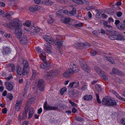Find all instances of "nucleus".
Returning <instances> with one entry per match:
<instances>
[{
	"label": "nucleus",
	"instance_id": "nucleus-1",
	"mask_svg": "<svg viewBox=\"0 0 125 125\" xmlns=\"http://www.w3.org/2000/svg\"><path fill=\"white\" fill-rule=\"evenodd\" d=\"M3 25L11 30L15 28V34L20 43L22 44H25L27 43V39L26 36L23 35L21 37L22 34L21 27L22 25V22L21 21L16 18L10 23H5Z\"/></svg>",
	"mask_w": 125,
	"mask_h": 125
},
{
	"label": "nucleus",
	"instance_id": "nucleus-2",
	"mask_svg": "<svg viewBox=\"0 0 125 125\" xmlns=\"http://www.w3.org/2000/svg\"><path fill=\"white\" fill-rule=\"evenodd\" d=\"M44 39L49 43H46L45 44V48L44 50L47 52L50 53L51 52L52 50V47L50 44L57 45L59 46H61L62 45V42L61 41V39L60 38L61 37L59 36H57L56 41H55L53 39L50 37L46 35H44L43 36Z\"/></svg>",
	"mask_w": 125,
	"mask_h": 125
},
{
	"label": "nucleus",
	"instance_id": "nucleus-3",
	"mask_svg": "<svg viewBox=\"0 0 125 125\" xmlns=\"http://www.w3.org/2000/svg\"><path fill=\"white\" fill-rule=\"evenodd\" d=\"M23 64L24 66L22 71L23 73L21 71V69L20 67H18L17 68V73L18 75H21L22 74L23 75H25L27 74L29 70L28 63L26 60H24L23 61Z\"/></svg>",
	"mask_w": 125,
	"mask_h": 125
},
{
	"label": "nucleus",
	"instance_id": "nucleus-4",
	"mask_svg": "<svg viewBox=\"0 0 125 125\" xmlns=\"http://www.w3.org/2000/svg\"><path fill=\"white\" fill-rule=\"evenodd\" d=\"M109 38L111 40H116L120 41L125 40V38L122 35L120 34H117L116 32H114V34L109 36Z\"/></svg>",
	"mask_w": 125,
	"mask_h": 125
},
{
	"label": "nucleus",
	"instance_id": "nucleus-5",
	"mask_svg": "<svg viewBox=\"0 0 125 125\" xmlns=\"http://www.w3.org/2000/svg\"><path fill=\"white\" fill-rule=\"evenodd\" d=\"M82 68L87 73H89L90 71L89 67L87 65L86 63L84 62L82 60L79 61Z\"/></svg>",
	"mask_w": 125,
	"mask_h": 125
},
{
	"label": "nucleus",
	"instance_id": "nucleus-6",
	"mask_svg": "<svg viewBox=\"0 0 125 125\" xmlns=\"http://www.w3.org/2000/svg\"><path fill=\"white\" fill-rule=\"evenodd\" d=\"M36 50L39 53H40V57L42 60L44 62L45 61L46 54L44 52H41V48L39 47H35Z\"/></svg>",
	"mask_w": 125,
	"mask_h": 125
},
{
	"label": "nucleus",
	"instance_id": "nucleus-7",
	"mask_svg": "<svg viewBox=\"0 0 125 125\" xmlns=\"http://www.w3.org/2000/svg\"><path fill=\"white\" fill-rule=\"evenodd\" d=\"M57 74V73L55 71H51L47 73L45 76V78L47 79L52 78L55 77Z\"/></svg>",
	"mask_w": 125,
	"mask_h": 125
},
{
	"label": "nucleus",
	"instance_id": "nucleus-8",
	"mask_svg": "<svg viewBox=\"0 0 125 125\" xmlns=\"http://www.w3.org/2000/svg\"><path fill=\"white\" fill-rule=\"evenodd\" d=\"M43 107L44 109L46 110H55L58 108L57 106H52L47 104L46 102L44 104Z\"/></svg>",
	"mask_w": 125,
	"mask_h": 125
},
{
	"label": "nucleus",
	"instance_id": "nucleus-9",
	"mask_svg": "<svg viewBox=\"0 0 125 125\" xmlns=\"http://www.w3.org/2000/svg\"><path fill=\"white\" fill-rule=\"evenodd\" d=\"M62 22L65 23H68L69 22L72 25H74V23L76 22V21L71 19L70 18H63L61 20Z\"/></svg>",
	"mask_w": 125,
	"mask_h": 125
},
{
	"label": "nucleus",
	"instance_id": "nucleus-10",
	"mask_svg": "<svg viewBox=\"0 0 125 125\" xmlns=\"http://www.w3.org/2000/svg\"><path fill=\"white\" fill-rule=\"evenodd\" d=\"M102 101L104 105L107 106L109 105L110 104L111 98L109 97H106L103 99Z\"/></svg>",
	"mask_w": 125,
	"mask_h": 125
},
{
	"label": "nucleus",
	"instance_id": "nucleus-11",
	"mask_svg": "<svg viewBox=\"0 0 125 125\" xmlns=\"http://www.w3.org/2000/svg\"><path fill=\"white\" fill-rule=\"evenodd\" d=\"M70 69H69L71 72H73L72 73H73L75 72H77L78 71L76 65L73 63H71L70 65Z\"/></svg>",
	"mask_w": 125,
	"mask_h": 125
},
{
	"label": "nucleus",
	"instance_id": "nucleus-12",
	"mask_svg": "<svg viewBox=\"0 0 125 125\" xmlns=\"http://www.w3.org/2000/svg\"><path fill=\"white\" fill-rule=\"evenodd\" d=\"M44 82L42 79L40 80L38 82V86L40 90L42 91L44 90Z\"/></svg>",
	"mask_w": 125,
	"mask_h": 125
},
{
	"label": "nucleus",
	"instance_id": "nucleus-13",
	"mask_svg": "<svg viewBox=\"0 0 125 125\" xmlns=\"http://www.w3.org/2000/svg\"><path fill=\"white\" fill-rule=\"evenodd\" d=\"M41 7L38 5H32L29 8V10L31 12H33L38 10L40 9Z\"/></svg>",
	"mask_w": 125,
	"mask_h": 125
},
{
	"label": "nucleus",
	"instance_id": "nucleus-14",
	"mask_svg": "<svg viewBox=\"0 0 125 125\" xmlns=\"http://www.w3.org/2000/svg\"><path fill=\"white\" fill-rule=\"evenodd\" d=\"M5 84L7 89L9 91H11L13 89V86L11 82H5Z\"/></svg>",
	"mask_w": 125,
	"mask_h": 125
},
{
	"label": "nucleus",
	"instance_id": "nucleus-15",
	"mask_svg": "<svg viewBox=\"0 0 125 125\" xmlns=\"http://www.w3.org/2000/svg\"><path fill=\"white\" fill-rule=\"evenodd\" d=\"M87 45L88 47H90V45L89 43H78L76 44L75 47L77 48H81L80 47H83L84 46Z\"/></svg>",
	"mask_w": 125,
	"mask_h": 125
},
{
	"label": "nucleus",
	"instance_id": "nucleus-16",
	"mask_svg": "<svg viewBox=\"0 0 125 125\" xmlns=\"http://www.w3.org/2000/svg\"><path fill=\"white\" fill-rule=\"evenodd\" d=\"M22 101L21 100H18L16 102L15 104V107L16 110L17 111H19L20 108V107L21 105Z\"/></svg>",
	"mask_w": 125,
	"mask_h": 125
},
{
	"label": "nucleus",
	"instance_id": "nucleus-17",
	"mask_svg": "<svg viewBox=\"0 0 125 125\" xmlns=\"http://www.w3.org/2000/svg\"><path fill=\"white\" fill-rule=\"evenodd\" d=\"M79 82H73L70 83L69 86L70 88L76 87L79 85Z\"/></svg>",
	"mask_w": 125,
	"mask_h": 125
},
{
	"label": "nucleus",
	"instance_id": "nucleus-18",
	"mask_svg": "<svg viewBox=\"0 0 125 125\" xmlns=\"http://www.w3.org/2000/svg\"><path fill=\"white\" fill-rule=\"evenodd\" d=\"M27 108L28 109L27 112H28V117L29 119H30L34 113V111L33 108H31L29 109L28 107L27 106Z\"/></svg>",
	"mask_w": 125,
	"mask_h": 125
},
{
	"label": "nucleus",
	"instance_id": "nucleus-19",
	"mask_svg": "<svg viewBox=\"0 0 125 125\" xmlns=\"http://www.w3.org/2000/svg\"><path fill=\"white\" fill-rule=\"evenodd\" d=\"M40 30V28L38 27H36L34 28H32L30 30V32L32 34H35V33L38 32Z\"/></svg>",
	"mask_w": 125,
	"mask_h": 125
},
{
	"label": "nucleus",
	"instance_id": "nucleus-20",
	"mask_svg": "<svg viewBox=\"0 0 125 125\" xmlns=\"http://www.w3.org/2000/svg\"><path fill=\"white\" fill-rule=\"evenodd\" d=\"M73 72H71L70 70L68 69L67 71H65L63 73V76L65 78H68L69 77L71 74H73Z\"/></svg>",
	"mask_w": 125,
	"mask_h": 125
},
{
	"label": "nucleus",
	"instance_id": "nucleus-21",
	"mask_svg": "<svg viewBox=\"0 0 125 125\" xmlns=\"http://www.w3.org/2000/svg\"><path fill=\"white\" fill-rule=\"evenodd\" d=\"M43 4L46 5H51L53 4V2L49 0H42V2Z\"/></svg>",
	"mask_w": 125,
	"mask_h": 125
},
{
	"label": "nucleus",
	"instance_id": "nucleus-22",
	"mask_svg": "<svg viewBox=\"0 0 125 125\" xmlns=\"http://www.w3.org/2000/svg\"><path fill=\"white\" fill-rule=\"evenodd\" d=\"M111 92L112 93L115 94L116 97L118 99L125 101V98L120 96L118 94L116 93L115 91H112Z\"/></svg>",
	"mask_w": 125,
	"mask_h": 125
},
{
	"label": "nucleus",
	"instance_id": "nucleus-23",
	"mask_svg": "<svg viewBox=\"0 0 125 125\" xmlns=\"http://www.w3.org/2000/svg\"><path fill=\"white\" fill-rule=\"evenodd\" d=\"M108 22L107 21H104L103 22V25L104 27H107L109 28V30L107 31L110 32H111V30H112L113 28L112 26L108 25Z\"/></svg>",
	"mask_w": 125,
	"mask_h": 125
},
{
	"label": "nucleus",
	"instance_id": "nucleus-24",
	"mask_svg": "<svg viewBox=\"0 0 125 125\" xmlns=\"http://www.w3.org/2000/svg\"><path fill=\"white\" fill-rule=\"evenodd\" d=\"M25 111L22 114V117L24 119H25L27 116V112L28 111V109L27 108V104H26L25 105Z\"/></svg>",
	"mask_w": 125,
	"mask_h": 125
},
{
	"label": "nucleus",
	"instance_id": "nucleus-25",
	"mask_svg": "<svg viewBox=\"0 0 125 125\" xmlns=\"http://www.w3.org/2000/svg\"><path fill=\"white\" fill-rule=\"evenodd\" d=\"M95 71L100 76H102V71L97 66H96L94 68Z\"/></svg>",
	"mask_w": 125,
	"mask_h": 125
},
{
	"label": "nucleus",
	"instance_id": "nucleus-26",
	"mask_svg": "<svg viewBox=\"0 0 125 125\" xmlns=\"http://www.w3.org/2000/svg\"><path fill=\"white\" fill-rule=\"evenodd\" d=\"M72 1L76 4H82L85 2V0H72Z\"/></svg>",
	"mask_w": 125,
	"mask_h": 125
},
{
	"label": "nucleus",
	"instance_id": "nucleus-27",
	"mask_svg": "<svg viewBox=\"0 0 125 125\" xmlns=\"http://www.w3.org/2000/svg\"><path fill=\"white\" fill-rule=\"evenodd\" d=\"M10 51V49L6 47L5 49L2 52V53L4 55H5L6 54H8Z\"/></svg>",
	"mask_w": 125,
	"mask_h": 125
},
{
	"label": "nucleus",
	"instance_id": "nucleus-28",
	"mask_svg": "<svg viewBox=\"0 0 125 125\" xmlns=\"http://www.w3.org/2000/svg\"><path fill=\"white\" fill-rule=\"evenodd\" d=\"M104 60L106 61H108L110 62L111 63H114L115 62L111 58H109V59L106 56H104Z\"/></svg>",
	"mask_w": 125,
	"mask_h": 125
},
{
	"label": "nucleus",
	"instance_id": "nucleus-29",
	"mask_svg": "<svg viewBox=\"0 0 125 125\" xmlns=\"http://www.w3.org/2000/svg\"><path fill=\"white\" fill-rule=\"evenodd\" d=\"M92 99V96L91 95H86L83 97L84 99L86 100H91Z\"/></svg>",
	"mask_w": 125,
	"mask_h": 125
},
{
	"label": "nucleus",
	"instance_id": "nucleus-30",
	"mask_svg": "<svg viewBox=\"0 0 125 125\" xmlns=\"http://www.w3.org/2000/svg\"><path fill=\"white\" fill-rule=\"evenodd\" d=\"M31 22L29 20H27L25 22L23 23V24L24 26H26L27 27H29L31 24Z\"/></svg>",
	"mask_w": 125,
	"mask_h": 125
},
{
	"label": "nucleus",
	"instance_id": "nucleus-31",
	"mask_svg": "<svg viewBox=\"0 0 125 125\" xmlns=\"http://www.w3.org/2000/svg\"><path fill=\"white\" fill-rule=\"evenodd\" d=\"M120 72H119V70L117 69H115V68H113V69L112 73H115L120 75Z\"/></svg>",
	"mask_w": 125,
	"mask_h": 125
},
{
	"label": "nucleus",
	"instance_id": "nucleus-32",
	"mask_svg": "<svg viewBox=\"0 0 125 125\" xmlns=\"http://www.w3.org/2000/svg\"><path fill=\"white\" fill-rule=\"evenodd\" d=\"M46 60H45V62H45L44 63H42L40 65V67L42 69H44L47 67V64L45 62Z\"/></svg>",
	"mask_w": 125,
	"mask_h": 125
},
{
	"label": "nucleus",
	"instance_id": "nucleus-33",
	"mask_svg": "<svg viewBox=\"0 0 125 125\" xmlns=\"http://www.w3.org/2000/svg\"><path fill=\"white\" fill-rule=\"evenodd\" d=\"M95 89L98 92H100L101 89L100 86L99 84H97L96 85Z\"/></svg>",
	"mask_w": 125,
	"mask_h": 125
},
{
	"label": "nucleus",
	"instance_id": "nucleus-34",
	"mask_svg": "<svg viewBox=\"0 0 125 125\" xmlns=\"http://www.w3.org/2000/svg\"><path fill=\"white\" fill-rule=\"evenodd\" d=\"M117 27L118 29L120 30H125L124 27L122 25H121L119 24L117 25Z\"/></svg>",
	"mask_w": 125,
	"mask_h": 125
},
{
	"label": "nucleus",
	"instance_id": "nucleus-35",
	"mask_svg": "<svg viewBox=\"0 0 125 125\" xmlns=\"http://www.w3.org/2000/svg\"><path fill=\"white\" fill-rule=\"evenodd\" d=\"M62 12V10H60L57 11L56 13V16L58 17L60 16L61 15Z\"/></svg>",
	"mask_w": 125,
	"mask_h": 125
},
{
	"label": "nucleus",
	"instance_id": "nucleus-36",
	"mask_svg": "<svg viewBox=\"0 0 125 125\" xmlns=\"http://www.w3.org/2000/svg\"><path fill=\"white\" fill-rule=\"evenodd\" d=\"M76 10L75 9H73L72 10L70 13V15H73L76 13Z\"/></svg>",
	"mask_w": 125,
	"mask_h": 125
},
{
	"label": "nucleus",
	"instance_id": "nucleus-37",
	"mask_svg": "<svg viewBox=\"0 0 125 125\" xmlns=\"http://www.w3.org/2000/svg\"><path fill=\"white\" fill-rule=\"evenodd\" d=\"M67 90V89L65 87H64L61 89L60 91V93L61 94H63V93L65 92Z\"/></svg>",
	"mask_w": 125,
	"mask_h": 125
},
{
	"label": "nucleus",
	"instance_id": "nucleus-38",
	"mask_svg": "<svg viewBox=\"0 0 125 125\" xmlns=\"http://www.w3.org/2000/svg\"><path fill=\"white\" fill-rule=\"evenodd\" d=\"M10 66L12 72H14L15 70V67L14 65L13 64H11Z\"/></svg>",
	"mask_w": 125,
	"mask_h": 125
},
{
	"label": "nucleus",
	"instance_id": "nucleus-39",
	"mask_svg": "<svg viewBox=\"0 0 125 125\" xmlns=\"http://www.w3.org/2000/svg\"><path fill=\"white\" fill-rule=\"evenodd\" d=\"M110 104L109 105H115L116 104V102L115 101L112 100L111 98V101L110 102Z\"/></svg>",
	"mask_w": 125,
	"mask_h": 125
},
{
	"label": "nucleus",
	"instance_id": "nucleus-40",
	"mask_svg": "<svg viewBox=\"0 0 125 125\" xmlns=\"http://www.w3.org/2000/svg\"><path fill=\"white\" fill-rule=\"evenodd\" d=\"M7 97L8 98H9L10 100L12 99L13 97V96L11 93L8 94L7 95Z\"/></svg>",
	"mask_w": 125,
	"mask_h": 125
},
{
	"label": "nucleus",
	"instance_id": "nucleus-41",
	"mask_svg": "<svg viewBox=\"0 0 125 125\" xmlns=\"http://www.w3.org/2000/svg\"><path fill=\"white\" fill-rule=\"evenodd\" d=\"M29 85L27 83L24 89V92L26 93L29 88Z\"/></svg>",
	"mask_w": 125,
	"mask_h": 125
},
{
	"label": "nucleus",
	"instance_id": "nucleus-42",
	"mask_svg": "<svg viewBox=\"0 0 125 125\" xmlns=\"http://www.w3.org/2000/svg\"><path fill=\"white\" fill-rule=\"evenodd\" d=\"M35 100V99L34 97H32L28 101L29 104H31Z\"/></svg>",
	"mask_w": 125,
	"mask_h": 125
},
{
	"label": "nucleus",
	"instance_id": "nucleus-43",
	"mask_svg": "<svg viewBox=\"0 0 125 125\" xmlns=\"http://www.w3.org/2000/svg\"><path fill=\"white\" fill-rule=\"evenodd\" d=\"M102 76H100L101 77H102V78H103L104 80H107L108 79L107 77L104 74H103L101 73Z\"/></svg>",
	"mask_w": 125,
	"mask_h": 125
},
{
	"label": "nucleus",
	"instance_id": "nucleus-44",
	"mask_svg": "<svg viewBox=\"0 0 125 125\" xmlns=\"http://www.w3.org/2000/svg\"><path fill=\"white\" fill-rule=\"evenodd\" d=\"M2 82L0 80V91L2 92L4 90V87L1 85H2Z\"/></svg>",
	"mask_w": 125,
	"mask_h": 125
},
{
	"label": "nucleus",
	"instance_id": "nucleus-45",
	"mask_svg": "<svg viewBox=\"0 0 125 125\" xmlns=\"http://www.w3.org/2000/svg\"><path fill=\"white\" fill-rule=\"evenodd\" d=\"M69 102L70 103L72 106L75 107H77V104L74 103L73 102H72L71 100H70L69 101Z\"/></svg>",
	"mask_w": 125,
	"mask_h": 125
},
{
	"label": "nucleus",
	"instance_id": "nucleus-46",
	"mask_svg": "<svg viewBox=\"0 0 125 125\" xmlns=\"http://www.w3.org/2000/svg\"><path fill=\"white\" fill-rule=\"evenodd\" d=\"M120 122L122 124L125 125V118L121 119L120 120Z\"/></svg>",
	"mask_w": 125,
	"mask_h": 125
},
{
	"label": "nucleus",
	"instance_id": "nucleus-47",
	"mask_svg": "<svg viewBox=\"0 0 125 125\" xmlns=\"http://www.w3.org/2000/svg\"><path fill=\"white\" fill-rule=\"evenodd\" d=\"M75 119L76 120L79 121H81L83 120V119L80 116L76 117L75 118Z\"/></svg>",
	"mask_w": 125,
	"mask_h": 125
},
{
	"label": "nucleus",
	"instance_id": "nucleus-48",
	"mask_svg": "<svg viewBox=\"0 0 125 125\" xmlns=\"http://www.w3.org/2000/svg\"><path fill=\"white\" fill-rule=\"evenodd\" d=\"M87 88V86L86 85H83L81 88V89L82 91H84Z\"/></svg>",
	"mask_w": 125,
	"mask_h": 125
},
{
	"label": "nucleus",
	"instance_id": "nucleus-49",
	"mask_svg": "<svg viewBox=\"0 0 125 125\" xmlns=\"http://www.w3.org/2000/svg\"><path fill=\"white\" fill-rule=\"evenodd\" d=\"M54 21V20L53 19L51 18V19H50L47 20V22L49 24H51L53 23Z\"/></svg>",
	"mask_w": 125,
	"mask_h": 125
},
{
	"label": "nucleus",
	"instance_id": "nucleus-50",
	"mask_svg": "<svg viewBox=\"0 0 125 125\" xmlns=\"http://www.w3.org/2000/svg\"><path fill=\"white\" fill-rule=\"evenodd\" d=\"M90 54L91 55L94 56L96 55V52L95 51L92 50Z\"/></svg>",
	"mask_w": 125,
	"mask_h": 125
},
{
	"label": "nucleus",
	"instance_id": "nucleus-51",
	"mask_svg": "<svg viewBox=\"0 0 125 125\" xmlns=\"http://www.w3.org/2000/svg\"><path fill=\"white\" fill-rule=\"evenodd\" d=\"M62 13H65V14H66L68 15H70V14L69 12L67 10H65L63 11L62 10Z\"/></svg>",
	"mask_w": 125,
	"mask_h": 125
},
{
	"label": "nucleus",
	"instance_id": "nucleus-52",
	"mask_svg": "<svg viewBox=\"0 0 125 125\" xmlns=\"http://www.w3.org/2000/svg\"><path fill=\"white\" fill-rule=\"evenodd\" d=\"M97 100V102L99 103H100L101 102V100H100L99 98V96L98 94H96Z\"/></svg>",
	"mask_w": 125,
	"mask_h": 125
},
{
	"label": "nucleus",
	"instance_id": "nucleus-53",
	"mask_svg": "<svg viewBox=\"0 0 125 125\" xmlns=\"http://www.w3.org/2000/svg\"><path fill=\"white\" fill-rule=\"evenodd\" d=\"M33 74H32L31 78L32 79H34L35 76L36 72L35 71L33 70Z\"/></svg>",
	"mask_w": 125,
	"mask_h": 125
},
{
	"label": "nucleus",
	"instance_id": "nucleus-54",
	"mask_svg": "<svg viewBox=\"0 0 125 125\" xmlns=\"http://www.w3.org/2000/svg\"><path fill=\"white\" fill-rule=\"evenodd\" d=\"M94 8V6H90L88 5L87 6L86 8L87 10H90L93 9Z\"/></svg>",
	"mask_w": 125,
	"mask_h": 125
},
{
	"label": "nucleus",
	"instance_id": "nucleus-55",
	"mask_svg": "<svg viewBox=\"0 0 125 125\" xmlns=\"http://www.w3.org/2000/svg\"><path fill=\"white\" fill-rule=\"evenodd\" d=\"M41 0H34V2L37 4H39L40 3H41Z\"/></svg>",
	"mask_w": 125,
	"mask_h": 125
},
{
	"label": "nucleus",
	"instance_id": "nucleus-56",
	"mask_svg": "<svg viewBox=\"0 0 125 125\" xmlns=\"http://www.w3.org/2000/svg\"><path fill=\"white\" fill-rule=\"evenodd\" d=\"M74 25H75V26H78L79 27H81L83 26L82 24V23H80L76 24H75L74 23Z\"/></svg>",
	"mask_w": 125,
	"mask_h": 125
},
{
	"label": "nucleus",
	"instance_id": "nucleus-57",
	"mask_svg": "<svg viewBox=\"0 0 125 125\" xmlns=\"http://www.w3.org/2000/svg\"><path fill=\"white\" fill-rule=\"evenodd\" d=\"M77 110L75 108H73L72 110V112L73 113H75L77 112Z\"/></svg>",
	"mask_w": 125,
	"mask_h": 125
},
{
	"label": "nucleus",
	"instance_id": "nucleus-58",
	"mask_svg": "<svg viewBox=\"0 0 125 125\" xmlns=\"http://www.w3.org/2000/svg\"><path fill=\"white\" fill-rule=\"evenodd\" d=\"M98 33H99L96 30H94L92 32V33L93 34L96 36L98 35Z\"/></svg>",
	"mask_w": 125,
	"mask_h": 125
},
{
	"label": "nucleus",
	"instance_id": "nucleus-59",
	"mask_svg": "<svg viewBox=\"0 0 125 125\" xmlns=\"http://www.w3.org/2000/svg\"><path fill=\"white\" fill-rule=\"evenodd\" d=\"M101 32L102 35H104L105 34V31L102 29H101Z\"/></svg>",
	"mask_w": 125,
	"mask_h": 125
},
{
	"label": "nucleus",
	"instance_id": "nucleus-60",
	"mask_svg": "<svg viewBox=\"0 0 125 125\" xmlns=\"http://www.w3.org/2000/svg\"><path fill=\"white\" fill-rule=\"evenodd\" d=\"M4 36L7 38H10V34H7V33H5V34Z\"/></svg>",
	"mask_w": 125,
	"mask_h": 125
},
{
	"label": "nucleus",
	"instance_id": "nucleus-61",
	"mask_svg": "<svg viewBox=\"0 0 125 125\" xmlns=\"http://www.w3.org/2000/svg\"><path fill=\"white\" fill-rule=\"evenodd\" d=\"M10 15L8 13H6L5 14L6 17L8 19H9L10 18Z\"/></svg>",
	"mask_w": 125,
	"mask_h": 125
},
{
	"label": "nucleus",
	"instance_id": "nucleus-62",
	"mask_svg": "<svg viewBox=\"0 0 125 125\" xmlns=\"http://www.w3.org/2000/svg\"><path fill=\"white\" fill-rule=\"evenodd\" d=\"M117 16L118 17H120L122 15V13L120 12H117L116 13Z\"/></svg>",
	"mask_w": 125,
	"mask_h": 125
},
{
	"label": "nucleus",
	"instance_id": "nucleus-63",
	"mask_svg": "<svg viewBox=\"0 0 125 125\" xmlns=\"http://www.w3.org/2000/svg\"><path fill=\"white\" fill-rule=\"evenodd\" d=\"M18 118L20 120H21L23 119H24V118H23L22 116H21L20 115H19L18 116Z\"/></svg>",
	"mask_w": 125,
	"mask_h": 125
},
{
	"label": "nucleus",
	"instance_id": "nucleus-64",
	"mask_svg": "<svg viewBox=\"0 0 125 125\" xmlns=\"http://www.w3.org/2000/svg\"><path fill=\"white\" fill-rule=\"evenodd\" d=\"M5 4L4 3L0 1V5L2 7H4L5 6Z\"/></svg>",
	"mask_w": 125,
	"mask_h": 125
}]
</instances>
